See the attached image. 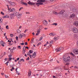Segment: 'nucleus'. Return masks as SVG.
<instances>
[{"instance_id":"1","label":"nucleus","mask_w":78,"mask_h":78,"mask_svg":"<svg viewBox=\"0 0 78 78\" xmlns=\"http://www.w3.org/2000/svg\"><path fill=\"white\" fill-rule=\"evenodd\" d=\"M45 0H38L37 1V2L39 3H36V5H37V6H39V5H43V2H45Z\"/></svg>"},{"instance_id":"2","label":"nucleus","mask_w":78,"mask_h":78,"mask_svg":"<svg viewBox=\"0 0 78 78\" xmlns=\"http://www.w3.org/2000/svg\"><path fill=\"white\" fill-rule=\"evenodd\" d=\"M70 57H66V56H64L63 57V60L66 62H69L70 61Z\"/></svg>"},{"instance_id":"3","label":"nucleus","mask_w":78,"mask_h":78,"mask_svg":"<svg viewBox=\"0 0 78 78\" xmlns=\"http://www.w3.org/2000/svg\"><path fill=\"white\" fill-rule=\"evenodd\" d=\"M18 14V12H14L13 13L10 14V16L11 18L13 17H15V16H17Z\"/></svg>"},{"instance_id":"4","label":"nucleus","mask_w":78,"mask_h":78,"mask_svg":"<svg viewBox=\"0 0 78 78\" xmlns=\"http://www.w3.org/2000/svg\"><path fill=\"white\" fill-rule=\"evenodd\" d=\"M63 50V48L62 47H61L60 48H57L55 49V51L57 52H58V51H62V50Z\"/></svg>"},{"instance_id":"5","label":"nucleus","mask_w":78,"mask_h":78,"mask_svg":"<svg viewBox=\"0 0 78 78\" xmlns=\"http://www.w3.org/2000/svg\"><path fill=\"white\" fill-rule=\"evenodd\" d=\"M25 34L23 33V34H20V35L19 36V39H22L23 37H25Z\"/></svg>"},{"instance_id":"6","label":"nucleus","mask_w":78,"mask_h":78,"mask_svg":"<svg viewBox=\"0 0 78 78\" xmlns=\"http://www.w3.org/2000/svg\"><path fill=\"white\" fill-rule=\"evenodd\" d=\"M73 52L75 55H78V49H75L73 50Z\"/></svg>"},{"instance_id":"7","label":"nucleus","mask_w":78,"mask_h":78,"mask_svg":"<svg viewBox=\"0 0 78 78\" xmlns=\"http://www.w3.org/2000/svg\"><path fill=\"white\" fill-rule=\"evenodd\" d=\"M72 30L74 33H78V29L76 27H73L72 29Z\"/></svg>"},{"instance_id":"8","label":"nucleus","mask_w":78,"mask_h":78,"mask_svg":"<svg viewBox=\"0 0 78 78\" xmlns=\"http://www.w3.org/2000/svg\"><path fill=\"white\" fill-rule=\"evenodd\" d=\"M43 23L45 26H47L48 25V22L46 20H44Z\"/></svg>"},{"instance_id":"9","label":"nucleus","mask_w":78,"mask_h":78,"mask_svg":"<svg viewBox=\"0 0 78 78\" xmlns=\"http://www.w3.org/2000/svg\"><path fill=\"white\" fill-rule=\"evenodd\" d=\"M76 16V15L75 14L73 13L70 15V17L71 18L73 19Z\"/></svg>"},{"instance_id":"10","label":"nucleus","mask_w":78,"mask_h":78,"mask_svg":"<svg viewBox=\"0 0 78 78\" xmlns=\"http://www.w3.org/2000/svg\"><path fill=\"white\" fill-rule=\"evenodd\" d=\"M37 33L36 34V36H38L39 35V34L40 33V32H41V29H38L37 31Z\"/></svg>"},{"instance_id":"11","label":"nucleus","mask_w":78,"mask_h":78,"mask_svg":"<svg viewBox=\"0 0 78 78\" xmlns=\"http://www.w3.org/2000/svg\"><path fill=\"white\" fill-rule=\"evenodd\" d=\"M16 16L17 17L18 19H20L21 18V16H22V14H18Z\"/></svg>"},{"instance_id":"12","label":"nucleus","mask_w":78,"mask_h":78,"mask_svg":"<svg viewBox=\"0 0 78 78\" xmlns=\"http://www.w3.org/2000/svg\"><path fill=\"white\" fill-rule=\"evenodd\" d=\"M27 3L30 5H35V3H34L31 2H30V1L28 2Z\"/></svg>"},{"instance_id":"13","label":"nucleus","mask_w":78,"mask_h":78,"mask_svg":"<svg viewBox=\"0 0 78 78\" xmlns=\"http://www.w3.org/2000/svg\"><path fill=\"white\" fill-rule=\"evenodd\" d=\"M36 56V52H34V53H33L32 55V57L34 58H35V57Z\"/></svg>"},{"instance_id":"14","label":"nucleus","mask_w":78,"mask_h":78,"mask_svg":"<svg viewBox=\"0 0 78 78\" xmlns=\"http://www.w3.org/2000/svg\"><path fill=\"white\" fill-rule=\"evenodd\" d=\"M49 35L50 36H55L56 35V34L55 33H51L49 34Z\"/></svg>"},{"instance_id":"15","label":"nucleus","mask_w":78,"mask_h":78,"mask_svg":"<svg viewBox=\"0 0 78 78\" xmlns=\"http://www.w3.org/2000/svg\"><path fill=\"white\" fill-rule=\"evenodd\" d=\"M74 25L76 26V27H78V22L76 21L74 23H73Z\"/></svg>"},{"instance_id":"16","label":"nucleus","mask_w":78,"mask_h":78,"mask_svg":"<svg viewBox=\"0 0 78 78\" xmlns=\"http://www.w3.org/2000/svg\"><path fill=\"white\" fill-rule=\"evenodd\" d=\"M0 43L1 44V45L3 47H4L5 45H4V42L3 41H0Z\"/></svg>"},{"instance_id":"17","label":"nucleus","mask_w":78,"mask_h":78,"mask_svg":"<svg viewBox=\"0 0 78 78\" xmlns=\"http://www.w3.org/2000/svg\"><path fill=\"white\" fill-rule=\"evenodd\" d=\"M64 12H65V11L64 10H62L59 13H58V14H62Z\"/></svg>"},{"instance_id":"18","label":"nucleus","mask_w":78,"mask_h":78,"mask_svg":"<svg viewBox=\"0 0 78 78\" xmlns=\"http://www.w3.org/2000/svg\"><path fill=\"white\" fill-rule=\"evenodd\" d=\"M21 3L22 5H25L26 6H27L28 5L27 3L22 2H21Z\"/></svg>"},{"instance_id":"19","label":"nucleus","mask_w":78,"mask_h":78,"mask_svg":"<svg viewBox=\"0 0 78 78\" xmlns=\"http://www.w3.org/2000/svg\"><path fill=\"white\" fill-rule=\"evenodd\" d=\"M15 3L14 2H11L9 3V4L10 5H13V6L15 5H14Z\"/></svg>"},{"instance_id":"20","label":"nucleus","mask_w":78,"mask_h":78,"mask_svg":"<svg viewBox=\"0 0 78 78\" xmlns=\"http://www.w3.org/2000/svg\"><path fill=\"white\" fill-rule=\"evenodd\" d=\"M9 16H8V15H6L5 16H4L3 17V18H9Z\"/></svg>"},{"instance_id":"21","label":"nucleus","mask_w":78,"mask_h":78,"mask_svg":"<svg viewBox=\"0 0 78 78\" xmlns=\"http://www.w3.org/2000/svg\"><path fill=\"white\" fill-rule=\"evenodd\" d=\"M15 11V9L14 8L10 10V12H13Z\"/></svg>"},{"instance_id":"22","label":"nucleus","mask_w":78,"mask_h":78,"mask_svg":"<svg viewBox=\"0 0 78 78\" xmlns=\"http://www.w3.org/2000/svg\"><path fill=\"white\" fill-rule=\"evenodd\" d=\"M57 39H58V38H57V37H54V40H55V41H57Z\"/></svg>"},{"instance_id":"23","label":"nucleus","mask_w":78,"mask_h":78,"mask_svg":"<svg viewBox=\"0 0 78 78\" xmlns=\"http://www.w3.org/2000/svg\"><path fill=\"white\" fill-rule=\"evenodd\" d=\"M54 14H55V15H57V14H59V13H57L56 12H54Z\"/></svg>"},{"instance_id":"24","label":"nucleus","mask_w":78,"mask_h":78,"mask_svg":"<svg viewBox=\"0 0 78 78\" xmlns=\"http://www.w3.org/2000/svg\"><path fill=\"white\" fill-rule=\"evenodd\" d=\"M43 38V37H40V39L39 40V41H41V40H42Z\"/></svg>"},{"instance_id":"25","label":"nucleus","mask_w":78,"mask_h":78,"mask_svg":"<svg viewBox=\"0 0 78 78\" xmlns=\"http://www.w3.org/2000/svg\"><path fill=\"white\" fill-rule=\"evenodd\" d=\"M52 25H55V26H56V25H58V24L56 23H54L52 24Z\"/></svg>"},{"instance_id":"26","label":"nucleus","mask_w":78,"mask_h":78,"mask_svg":"<svg viewBox=\"0 0 78 78\" xmlns=\"http://www.w3.org/2000/svg\"><path fill=\"white\" fill-rule=\"evenodd\" d=\"M3 22V19H0V23Z\"/></svg>"},{"instance_id":"27","label":"nucleus","mask_w":78,"mask_h":78,"mask_svg":"<svg viewBox=\"0 0 78 78\" xmlns=\"http://www.w3.org/2000/svg\"><path fill=\"white\" fill-rule=\"evenodd\" d=\"M30 75H31V72L28 73V76H30Z\"/></svg>"},{"instance_id":"28","label":"nucleus","mask_w":78,"mask_h":78,"mask_svg":"<svg viewBox=\"0 0 78 78\" xmlns=\"http://www.w3.org/2000/svg\"><path fill=\"white\" fill-rule=\"evenodd\" d=\"M53 41H51L50 42V45H51V44H53Z\"/></svg>"},{"instance_id":"29","label":"nucleus","mask_w":78,"mask_h":78,"mask_svg":"<svg viewBox=\"0 0 78 78\" xmlns=\"http://www.w3.org/2000/svg\"><path fill=\"white\" fill-rule=\"evenodd\" d=\"M6 29H7V30H8L9 29V26L8 25H7L6 26Z\"/></svg>"},{"instance_id":"30","label":"nucleus","mask_w":78,"mask_h":78,"mask_svg":"<svg viewBox=\"0 0 78 78\" xmlns=\"http://www.w3.org/2000/svg\"><path fill=\"white\" fill-rule=\"evenodd\" d=\"M23 9V7H21L19 9V11H21V10H22Z\"/></svg>"},{"instance_id":"31","label":"nucleus","mask_w":78,"mask_h":78,"mask_svg":"<svg viewBox=\"0 0 78 78\" xmlns=\"http://www.w3.org/2000/svg\"><path fill=\"white\" fill-rule=\"evenodd\" d=\"M17 48H18V49H21V47L20 46H18Z\"/></svg>"},{"instance_id":"32","label":"nucleus","mask_w":78,"mask_h":78,"mask_svg":"<svg viewBox=\"0 0 78 78\" xmlns=\"http://www.w3.org/2000/svg\"><path fill=\"white\" fill-rule=\"evenodd\" d=\"M29 52L30 53H33V51L32 50H30L29 51Z\"/></svg>"},{"instance_id":"33","label":"nucleus","mask_w":78,"mask_h":78,"mask_svg":"<svg viewBox=\"0 0 78 78\" xmlns=\"http://www.w3.org/2000/svg\"><path fill=\"white\" fill-rule=\"evenodd\" d=\"M16 41H18V39H19V37L17 36H16Z\"/></svg>"},{"instance_id":"34","label":"nucleus","mask_w":78,"mask_h":78,"mask_svg":"<svg viewBox=\"0 0 78 78\" xmlns=\"http://www.w3.org/2000/svg\"><path fill=\"white\" fill-rule=\"evenodd\" d=\"M41 44V42H40L37 44V46H39V45Z\"/></svg>"},{"instance_id":"35","label":"nucleus","mask_w":78,"mask_h":78,"mask_svg":"<svg viewBox=\"0 0 78 78\" xmlns=\"http://www.w3.org/2000/svg\"><path fill=\"white\" fill-rule=\"evenodd\" d=\"M7 6L8 10H10V9H11V8H10V9L9 8V5H7Z\"/></svg>"},{"instance_id":"36","label":"nucleus","mask_w":78,"mask_h":78,"mask_svg":"<svg viewBox=\"0 0 78 78\" xmlns=\"http://www.w3.org/2000/svg\"><path fill=\"white\" fill-rule=\"evenodd\" d=\"M15 49H16V47H13L12 50V51H13L14 50H15Z\"/></svg>"},{"instance_id":"37","label":"nucleus","mask_w":78,"mask_h":78,"mask_svg":"<svg viewBox=\"0 0 78 78\" xmlns=\"http://www.w3.org/2000/svg\"><path fill=\"white\" fill-rule=\"evenodd\" d=\"M30 54H31V53L30 52H28L27 53V55L28 56H29V55H30Z\"/></svg>"},{"instance_id":"38","label":"nucleus","mask_w":78,"mask_h":78,"mask_svg":"<svg viewBox=\"0 0 78 78\" xmlns=\"http://www.w3.org/2000/svg\"><path fill=\"white\" fill-rule=\"evenodd\" d=\"M10 36H11V37H13V36H14V35L12 34H10Z\"/></svg>"},{"instance_id":"39","label":"nucleus","mask_w":78,"mask_h":78,"mask_svg":"<svg viewBox=\"0 0 78 78\" xmlns=\"http://www.w3.org/2000/svg\"><path fill=\"white\" fill-rule=\"evenodd\" d=\"M1 14H2V15H4L5 14V13H4L3 12H1Z\"/></svg>"},{"instance_id":"40","label":"nucleus","mask_w":78,"mask_h":78,"mask_svg":"<svg viewBox=\"0 0 78 78\" xmlns=\"http://www.w3.org/2000/svg\"><path fill=\"white\" fill-rule=\"evenodd\" d=\"M12 60V58H9V61H11Z\"/></svg>"},{"instance_id":"41","label":"nucleus","mask_w":78,"mask_h":78,"mask_svg":"<svg viewBox=\"0 0 78 78\" xmlns=\"http://www.w3.org/2000/svg\"><path fill=\"white\" fill-rule=\"evenodd\" d=\"M16 74H17V75H20V73H19V72H17V71H16Z\"/></svg>"},{"instance_id":"42","label":"nucleus","mask_w":78,"mask_h":78,"mask_svg":"<svg viewBox=\"0 0 78 78\" xmlns=\"http://www.w3.org/2000/svg\"><path fill=\"white\" fill-rule=\"evenodd\" d=\"M70 54L71 55H72V56H74V55L73 54V53H71Z\"/></svg>"},{"instance_id":"43","label":"nucleus","mask_w":78,"mask_h":78,"mask_svg":"<svg viewBox=\"0 0 78 78\" xmlns=\"http://www.w3.org/2000/svg\"><path fill=\"white\" fill-rule=\"evenodd\" d=\"M5 77L6 78H8V76L6 75H5Z\"/></svg>"},{"instance_id":"44","label":"nucleus","mask_w":78,"mask_h":78,"mask_svg":"<svg viewBox=\"0 0 78 78\" xmlns=\"http://www.w3.org/2000/svg\"><path fill=\"white\" fill-rule=\"evenodd\" d=\"M12 57V55H9V58H11V57Z\"/></svg>"},{"instance_id":"45","label":"nucleus","mask_w":78,"mask_h":78,"mask_svg":"<svg viewBox=\"0 0 78 78\" xmlns=\"http://www.w3.org/2000/svg\"><path fill=\"white\" fill-rule=\"evenodd\" d=\"M20 45H24V43L23 42L22 43L20 44Z\"/></svg>"},{"instance_id":"46","label":"nucleus","mask_w":78,"mask_h":78,"mask_svg":"<svg viewBox=\"0 0 78 78\" xmlns=\"http://www.w3.org/2000/svg\"><path fill=\"white\" fill-rule=\"evenodd\" d=\"M25 45H28V44L27 43V42H26L25 43Z\"/></svg>"},{"instance_id":"47","label":"nucleus","mask_w":78,"mask_h":78,"mask_svg":"<svg viewBox=\"0 0 78 78\" xmlns=\"http://www.w3.org/2000/svg\"><path fill=\"white\" fill-rule=\"evenodd\" d=\"M29 59H30V58H29V57H28V58L26 59V60L27 61L28 60H29Z\"/></svg>"},{"instance_id":"48","label":"nucleus","mask_w":78,"mask_h":78,"mask_svg":"<svg viewBox=\"0 0 78 78\" xmlns=\"http://www.w3.org/2000/svg\"><path fill=\"white\" fill-rule=\"evenodd\" d=\"M53 1V0H49V2H51Z\"/></svg>"},{"instance_id":"49","label":"nucleus","mask_w":78,"mask_h":78,"mask_svg":"<svg viewBox=\"0 0 78 78\" xmlns=\"http://www.w3.org/2000/svg\"><path fill=\"white\" fill-rule=\"evenodd\" d=\"M34 38H33L32 39V42H33V41H34Z\"/></svg>"},{"instance_id":"50","label":"nucleus","mask_w":78,"mask_h":78,"mask_svg":"<svg viewBox=\"0 0 78 78\" xmlns=\"http://www.w3.org/2000/svg\"><path fill=\"white\" fill-rule=\"evenodd\" d=\"M28 30L26 29L25 30V31H24V33H26V31H27Z\"/></svg>"},{"instance_id":"51","label":"nucleus","mask_w":78,"mask_h":78,"mask_svg":"<svg viewBox=\"0 0 78 78\" xmlns=\"http://www.w3.org/2000/svg\"><path fill=\"white\" fill-rule=\"evenodd\" d=\"M29 56L30 57V58H32V55H30Z\"/></svg>"},{"instance_id":"52","label":"nucleus","mask_w":78,"mask_h":78,"mask_svg":"<svg viewBox=\"0 0 78 78\" xmlns=\"http://www.w3.org/2000/svg\"><path fill=\"white\" fill-rule=\"evenodd\" d=\"M25 50H26V49H23V51L24 52H25Z\"/></svg>"},{"instance_id":"53","label":"nucleus","mask_w":78,"mask_h":78,"mask_svg":"<svg viewBox=\"0 0 78 78\" xmlns=\"http://www.w3.org/2000/svg\"><path fill=\"white\" fill-rule=\"evenodd\" d=\"M20 60H21V61H24V60H23V59H21Z\"/></svg>"},{"instance_id":"54","label":"nucleus","mask_w":78,"mask_h":78,"mask_svg":"<svg viewBox=\"0 0 78 78\" xmlns=\"http://www.w3.org/2000/svg\"><path fill=\"white\" fill-rule=\"evenodd\" d=\"M47 44H45L44 45V47H45V46H47Z\"/></svg>"},{"instance_id":"55","label":"nucleus","mask_w":78,"mask_h":78,"mask_svg":"<svg viewBox=\"0 0 78 78\" xmlns=\"http://www.w3.org/2000/svg\"><path fill=\"white\" fill-rule=\"evenodd\" d=\"M26 48H27V49H29V48L27 46L26 47H25Z\"/></svg>"},{"instance_id":"56","label":"nucleus","mask_w":78,"mask_h":78,"mask_svg":"<svg viewBox=\"0 0 78 78\" xmlns=\"http://www.w3.org/2000/svg\"><path fill=\"white\" fill-rule=\"evenodd\" d=\"M17 69H18V68H16V69L15 70L16 72H17Z\"/></svg>"},{"instance_id":"57","label":"nucleus","mask_w":78,"mask_h":78,"mask_svg":"<svg viewBox=\"0 0 78 78\" xmlns=\"http://www.w3.org/2000/svg\"><path fill=\"white\" fill-rule=\"evenodd\" d=\"M25 52H23V55H24V54H25Z\"/></svg>"},{"instance_id":"58","label":"nucleus","mask_w":78,"mask_h":78,"mask_svg":"<svg viewBox=\"0 0 78 78\" xmlns=\"http://www.w3.org/2000/svg\"><path fill=\"white\" fill-rule=\"evenodd\" d=\"M20 59V58H17V61H19V60Z\"/></svg>"},{"instance_id":"59","label":"nucleus","mask_w":78,"mask_h":78,"mask_svg":"<svg viewBox=\"0 0 78 78\" xmlns=\"http://www.w3.org/2000/svg\"><path fill=\"white\" fill-rule=\"evenodd\" d=\"M0 30H1V31H2V28H1V26H0Z\"/></svg>"},{"instance_id":"60","label":"nucleus","mask_w":78,"mask_h":78,"mask_svg":"<svg viewBox=\"0 0 78 78\" xmlns=\"http://www.w3.org/2000/svg\"><path fill=\"white\" fill-rule=\"evenodd\" d=\"M8 42H9L10 43H11V41H9V40H8Z\"/></svg>"},{"instance_id":"61","label":"nucleus","mask_w":78,"mask_h":78,"mask_svg":"<svg viewBox=\"0 0 78 78\" xmlns=\"http://www.w3.org/2000/svg\"><path fill=\"white\" fill-rule=\"evenodd\" d=\"M9 62H6V63H5V64H8V63H9Z\"/></svg>"},{"instance_id":"62","label":"nucleus","mask_w":78,"mask_h":78,"mask_svg":"<svg viewBox=\"0 0 78 78\" xmlns=\"http://www.w3.org/2000/svg\"><path fill=\"white\" fill-rule=\"evenodd\" d=\"M17 33H20V30H18L17 31Z\"/></svg>"},{"instance_id":"63","label":"nucleus","mask_w":78,"mask_h":78,"mask_svg":"<svg viewBox=\"0 0 78 78\" xmlns=\"http://www.w3.org/2000/svg\"><path fill=\"white\" fill-rule=\"evenodd\" d=\"M41 16H42V17H44V15H43V14H41Z\"/></svg>"},{"instance_id":"64","label":"nucleus","mask_w":78,"mask_h":78,"mask_svg":"<svg viewBox=\"0 0 78 78\" xmlns=\"http://www.w3.org/2000/svg\"><path fill=\"white\" fill-rule=\"evenodd\" d=\"M32 34H33V36H34V33L33 32L32 33Z\"/></svg>"}]
</instances>
